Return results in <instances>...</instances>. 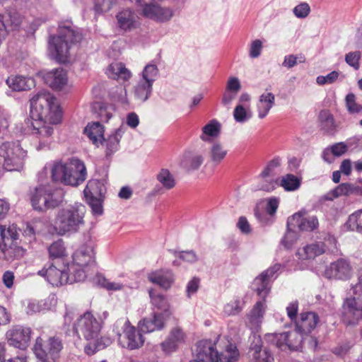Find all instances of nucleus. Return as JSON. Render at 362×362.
Returning <instances> with one entry per match:
<instances>
[{
  "instance_id": "1",
  "label": "nucleus",
  "mask_w": 362,
  "mask_h": 362,
  "mask_svg": "<svg viewBox=\"0 0 362 362\" xmlns=\"http://www.w3.org/2000/svg\"><path fill=\"white\" fill-rule=\"evenodd\" d=\"M32 134L37 140V150L49 148L53 141V125L60 123L62 111L56 98L48 91L42 90L30 100Z\"/></svg>"
},
{
  "instance_id": "2",
  "label": "nucleus",
  "mask_w": 362,
  "mask_h": 362,
  "mask_svg": "<svg viewBox=\"0 0 362 362\" xmlns=\"http://www.w3.org/2000/svg\"><path fill=\"white\" fill-rule=\"evenodd\" d=\"M107 317V311H104L102 315L98 317H95L91 312L87 311L81 315L75 322L74 329L78 337L88 341L84 348V351L88 355H93L105 346L103 343V339L99 337L104 321Z\"/></svg>"
},
{
  "instance_id": "3",
  "label": "nucleus",
  "mask_w": 362,
  "mask_h": 362,
  "mask_svg": "<svg viewBox=\"0 0 362 362\" xmlns=\"http://www.w3.org/2000/svg\"><path fill=\"white\" fill-rule=\"evenodd\" d=\"M49 166L54 182L76 187L86 180V168L84 163L78 158H73L67 162L54 161Z\"/></svg>"
},
{
  "instance_id": "4",
  "label": "nucleus",
  "mask_w": 362,
  "mask_h": 362,
  "mask_svg": "<svg viewBox=\"0 0 362 362\" xmlns=\"http://www.w3.org/2000/svg\"><path fill=\"white\" fill-rule=\"evenodd\" d=\"M86 211V206L78 202L58 210L53 223L56 233L64 235L78 232L85 223Z\"/></svg>"
},
{
  "instance_id": "5",
  "label": "nucleus",
  "mask_w": 362,
  "mask_h": 362,
  "mask_svg": "<svg viewBox=\"0 0 362 362\" xmlns=\"http://www.w3.org/2000/svg\"><path fill=\"white\" fill-rule=\"evenodd\" d=\"M81 40V35L72 27H59L58 35L52 36L49 41V51L53 59L59 62L68 61L71 45Z\"/></svg>"
},
{
  "instance_id": "6",
  "label": "nucleus",
  "mask_w": 362,
  "mask_h": 362,
  "mask_svg": "<svg viewBox=\"0 0 362 362\" xmlns=\"http://www.w3.org/2000/svg\"><path fill=\"white\" fill-rule=\"evenodd\" d=\"M95 267L94 248L91 244L79 247L72 255V262L67 269L74 276V281H83Z\"/></svg>"
},
{
  "instance_id": "7",
  "label": "nucleus",
  "mask_w": 362,
  "mask_h": 362,
  "mask_svg": "<svg viewBox=\"0 0 362 362\" xmlns=\"http://www.w3.org/2000/svg\"><path fill=\"white\" fill-rule=\"evenodd\" d=\"M20 229L14 223L0 225V260L12 262L24 255V250L18 245Z\"/></svg>"
},
{
  "instance_id": "8",
  "label": "nucleus",
  "mask_w": 362,
  "mask_h": 362,
  "mask_svg": "<svg viewBox=\"0 0 362 362\" xmlns=\"http://www.w3.org/2000/svg\"><path fill=\"white\" fill-rule=\"evenodd\" d=\"M113 331L117 335L119 344L123 348L134 350L140 348L144 343L142 334L131 325L128 320H117Z\"/></svg>"
},
{
  "instance_id": "9",
  "label": "nucleus",
  "mask_w": 362,
  "mask_h": 362,
  "mask_svg": "<svg viewBox=\"0 0 362 362\" xmlns=\"http://www.w3.org/2000/svg\"><path fill=\"white\" fill-rule=\"evenodd\" d=\"M62 349V340L55 337L47 339L38 337L33 347L35 356L41 362H58Z\"/></svg>"
},
{
  "instance_id": "10",
  "label": "nucleus",
  "mask_w": 362,
  "mask_h": 362,
  "mask_svg": "<svg viewBox=\"0 0 362 362\" xmlns=\"http://www.w3.org/2000/svg\"><path fill=\"white\" fill-rule=\"evenodd\" d=\"M202 346L216 362H237L238 360L239 351L236 345L226 338L218 337L214 345L205 342Z\"/></svg>"
},
{
  "instance_id": "11",
  "label": "nucleus",
  "mask_w": 362,
  "mask_h": 362,
  "mask_svg": "<svg viewBox=\"0 0 362 362\" xmlns=\"http://www.w3.org/2000/svg\"><path fill=\"white\" fill-rule=\"evenodd\" d=\"M30 200L35 210L42 211L59 206L62 202V197L57 196L46 186H39L35 189Z\"/></svg>"
},
{
  "instance_id": "12",
  "label": "nucleus",
  "mask_w": 362,
  "mask_h": 362,
  "mask_svg": "<svg viewBox=\"0 0 362 362\" xmlns=\"http://www.w3.org/2000/svg\"><path fill=\"white\" fill-rule=\"evenodd\" d=\"M37 274L44 277L47 282L54 286H59L67 283H74V276L67 269V265L52 264L45 265L37 272Z\"/></svg>"
},
{
  "instance_id": "13",
  "label": "nucleus",
  "mask_w": 362,
  "mask_h": 362,
  "mask_svg": "<svg viewBox=\"0 0 362 362\" xmlns=\"http://www.w3.org/2000/svg\"><path fill=\"white\" fill-rule=\"evenodd\" d=\"M287 227L296 228L302 232H313L319 228L318 218L309 214L305 210L295 213L287 220Z\"/></svg>"
},
{
  "instance_id": "14",
  "label": "nucleus",
  "mask_w": 362,
  "mask_h": 362,
  "mask_svg": "<svg viewBox=\"0 0 362 362\" xmlns=\"http://www.w3.org/2000/svg\"><path fill=\"white\" fill-rule=\"evenodd\" d=\"M324 275L329 279L346 281L352 275V267L348 260L339 258L326 267Z\"/></svg>"
},
{
  "instance_id": "15",
  "label": "nucleus",
  "mask_w": 362,
  "mask_h": 362,
  "mask_svg": "<svg viewBox=\"0 0 362 362\" xmlns=\"http://www.w3.org/2000/svg\"><path fill=\"white\" fill-rule=\"evenodd\" d=\"M280 264H276L262 272L254 280L255 290L257 295L262 298L264 300L270 291V279L280 269Z\"/></svg>"
},
{
  "instance_id": "16",
  "label": "nucleus",
  "mask_w": 362,
  "mask_h": 362,
  "mask_svg": "<svg viewBox=\"0 0 362 362\" xmlns=\"http://www.w3.org/2000/svg\"><path fill=\"white\" fill-rule=\"evenodd\" d=\"M31 330L29 327L16 326L6 333V338L10 345L24 349L30 339Z\"/></svg>"
},
{
  "instance_id": "17",
  "label": "nucleus",
  "mask_w": 362,
  "mask_h": 362,
  "mask_svg": "<svg viewBox=\"0 0 362 362\" xmlns=\"http://www.w3.org/2000/svg\"><path fill=\"white\" fill-rule=\"evenodd\" d=\"M44 82L54 90H62L68 82L66 72L62 69H56L39 74Z\"/></svg>"
},
{
  "instance_id": "18",
  "label": "nucleus",
  "mask_w": 362,
  "mask_h": 362,
  "mask_svg": "<svg viewBox=\"0 0 362 362\" xmlns=\"http://www.w3.org/2000/svg\"><path fill=\"white\" fill-rule=\"evenodd\" d=\"M353 296L348 298L344 303V308L350 312H362V266L360 267L358 282L352 287Z\"/></svg>"
},
{
  "instance_id": "19",
  "label": "nucleus",
  "mask_w": 362,
  "mask_h": 362,
  "mask_svg": "<svg viewBox=\"0 0 362 362\" xmlns=\"http://www.w3.org/2000/svg\"><path fill=\"white\" fill-rule=\"evenodd\" d=\"M319 322V317L314 312H305L300 314L299 320L296 321V331L300 334H310Z\"/></svg>"
},
{
  "instance_id": "20",
  "label": "nucleus",
  "mask_w": 362,
  "mask_h": 362,
  "mask_svg": "<svg viewBox=\"0 0 362 362\" xmlns=\"http://www.w3.org/2000/svg\"><path fill=\"white\" fill-rule=\"evenodd\" d=\"M248 355L252 362H274L272 352L262 346V340L258 338L257 342L250 345Z\"/></svg>"
},
{
  "instance_id": "21",
  "label": "nucleus",
  "mask_w": 362,
  "mask_h": 362,
  "mask_svg": "<svg viewBox=\"0 0 362 362\" xmlns=\"http://www.w3.org/2000/svg\"><path fill=\"white\" fill-rule=\"evenodd\" d=\"M204 160L202 153L194 151H185L180 161L181 167L187 172L198 170Z\"/></svg>"
},
{
  "instance_id": "22",
  "label": "nucleus",
  "mask_w": 362,
  "mask_h": 362,
  "mask_svg": "<svg viewBox=\"0 0 362 362\" xmlns=\"http://www.w3.org/2000/svg\"><path fill=\"white\" fill-rule=\"evenodd\" d=\"M6 84L13 91H25L35 86L34 78L21 75L11 76L6 79Z\"/></svg>"
},
{
  "instance_id": "23",
  "label": "nucleus",
  "mask_w": 362,
  "mask_h": 362,
  "mask_svg": "<svg viewBox=\"0 0 362 362\" xmlns=\"http://www.w3.org/2000/svg\"><path fill=\"white\" fill-rule=\"evenodd\" d=\"M185 337V334L181 329H173L166 340L161 344L163 351L166 354L176 351L179 344L184 342Z\"/></svg>"
},
{
  "instance_id": "24",
  "label": "nucleus",
  "mask_w": 362,
  "mask_h": 362,
  "mask_svg": "<svg viewBox=\"0 0 362 362\" xmlns=\"http://www.w3.org/2000/svg\"><path fill=\"white\" fill-rule=\"evenodd\" d=\"M325 252V244L322 242L307 245L297 250L296 255L303 260L313 259Z\"/></svg>"
},
{
  "instance_id": "25",
  "label": "nucleus",
  "mask_w": 362,
  "mask_h": 362,
  "mask_svg": "<svg viewBox=\"0 0 362 362\" xmlns=\"http://www.w3.org/2000/svg\"><path fill=\"white\" fill-rule=\"evenodd\" d=\"M292 337H296V334L290 332L272 334L274 343L281 349L288 347L291 350H295L299 346L301 339H298L296 342H293L291 339Z\"/></svg>"
},
{
  "instance_id": "26",
  "label": "nucleus",
  "mask_w": 362,
  "mask_h": 362,
  "mask_svg": "<svg viewBox=\"0 0 362 362\" xmlns=\"http://www.w3.org/2000/svg\"><path fill=\"white\" fill-rule=\"evenodd\" d=\"M117 25L123 30H130L136 25L137 16L130 9H124L117 15Z\"/></svg>"
},
{
  "instance_id": "27",
  "label": "nucleus",
  "mask_w": 362,
  "mask_h": 362,
  "mask_svg": "<svg viewBox=\"0 0 362 362\" xmlns=\"http://www.w3.org/2000/svg\"><path fill=\"white\" fill-rule=\"evenodd\" d=\"M264 313V302L257 301L247 315L248 325L251 329H258L262 322Z\"/></svg>"
},
{
  "instance_id": "28",
  "label": "nucleus",
  "mask_w": 362,
  "mask_h": 362,
  "mask_svg": "<svg viewBox=\"0 0 362 362\" xmlns=\"http://www.w3.org/2000/svg\"><path fill=\"white\" fill-rule=\"evenodd\" d=\"M109 77L117 81H128L132 77V72L122 62L112 63L107 69Z\"/></svg>"
},
{
  "instance_id": "29",
  "label": "nucleus",
  "mask_w": 362,
  "mask_h": 362,
  "mask_svg": "<svg viewBox=\"0 0 362 362\" xmlns=\"http://www.w3.org/2000/svg\"><path fill=\"white\" fill-rule=\"evenodd\" d=\"M275 96L272 93H263L259 96L257 103L258 117L264 119L269 114L270 110L274 106Z\"/></svg>"
},
{
  "instance_id": "30",
  "label": "nucleus",
  "mask_w": 362,
  "mask_h": 362,
  "mask_svg": "<svg viewBox=\"0 0 362 362\" xmlns=\"http://www.w3.org/2000/svg\"><path fill=\"white\" fill-rule=\"evenodd\" d=\"M356 190V188L353 185L350 183H342L325 194L323 199L327 201H332L341 196H349L354 193Z\"/></svg>"
},
{
  "instance_id": "31",
  "label": "nucleus",
  "mask_w": 362,
  "mask_h": 362,
  "mask_svg": "<svg viewBox=\"0 0 362 362\" xmlns=\"http://www.w3.org/2000/svg\"><path fill=\"white\" fill-rule=\"evenodd\" d=\"M84 132L90 140L96 146L104 141V129L100 122H93L88 124Z\"/></svg>"
},
{
  "instance_id": "32",
  "label": "nucleus",
  "mask_w": 362,
  "mask_h": 362,
  "mask_svg": "<svg viewBox=\"0 0 362 362\" xmlns=\"http://www.w3.org/2000/svg\"><path fill=\"white\" fill-rule=\"evenodd\" d=\"M227 154L228 150L219 142L213 143L209 150L210 160L215 165L220 164L225 159Z\"/></svg>"
},
{
  "instance_id": "33",
  "label": "nucleus",
  "mask_w": 362,
  "mask_h": 362,
  "mask_svg": "<svg viewBox=\"0 0 362 362\" xmlns=\"http://www.w3.org/2000/svg\"><path fill=\"white\" fill-rule=\"evenodd\" d=\"M220 132V123L216 119H212L202 127V133L200 135V139L204 141H209L211 138L218 136Z\"/></svg>"
},
{
  "instance_id": "34",
  "label": "nucleus",
  "mask_w": 362,
  "mask_h": 362,
  "mask_svg": "<svg viewBox=\"0 0 362 362\" xmlns=\"http://www.w3.org/2000/svg\"><path fill=\"white\" fill-rule=\"evenodd\" d=\"M125 130L126 127L124 125H121L115 130L114 134L109 136L108 139L105 141L107 154H111L118 149L120 139Z\"/></svg>"
},
{
  "instance_id": "35",
  "label": "nucleus",
  "mask_w": 362,
  "mask_h": 362,
  "mask_svg": "<svg viewBox=\"0 0 362 362\" xmlns=\"http://www.w3.org/2000/svg\"><path fill=\"white\" fill-rule=\"evenodd\" d=\"M159 181L160 194L165 191L173 189L176 185L174 175L168 169H161L160 170Z\"/></svg>"
},
{
  "instance_id": "36",
  "label": "nucleus",
  "mask_w": 362,
  "mask_h": 362,
  "mask_svg": "<svg viewBox=\"0 0 362 362\" xmlns=\"http://www.w3.org/2000/svg\"><path fill=\"white\" fill-rule=\"evenodd\" d=\"M137 4L143 6V14L146 17L157 20L158 18V0H136Z\"/></svg>"
},
{
  "instance_id": "37",
  "label": "nucleus",
  "mask_w": 362,
  "mask_h": 362,
  "mask_svg": "<svg viewBox=\"0 0 362 362\" xmlns=\"http://www.w3.org/2000/svg\"><path fill=\"white\" fill-rule=\"evenodd\" d=\"M83 192L85 197H104L105 189L100 181L92 180L88 182Z\"/></svg>"
},
{
  "instance_id": "38",
  "label": "nucleus",
  "mask_w": 362,
  "mask_h": 362,
  "mask_svg": "<svg viewBox=\"0 0 362 362\" xmlns=\"http://www.w3.org/2000/svg\"><path fill=\"white\" fill-rule=\"evenodd\" d=\"M345 226L350 230H362V209L357 210L349 215Z\"/></svg>"
},
{
  "instance_id": "39",
  "label": "nucleus",
  "mask_w": 362,
  "mask_h": 362,
  "mask_svg": "<svg viewBox=\"0 0 362 362\" xmlns=\"http://www.w3.org/2000/svg\"><path fill=\"white\" fill-rule=\"evenodd\" d=\"M321 127L327 132L333 131L335 128L334 119L328 110H322L319 115Z\"/></svg>"
},
{
  "instance_id": "40",
  "label": "nucleus",
  "mask_w": 362,
  "mask_h": 362,
  "mask_svg": "<svg viewBox=\"0 0 362 362\" xmlns=\"http://www.w3.org/2000/svg\"><path fill=\"white\" fill-rule=\"evenodd\" d=\"M141 332L148 333L155 331L158 327V315L156 313L152 317H146L139 324Z\"/></svg>"
},
{
  "instance_id": "41",
  "label": "nucleus",
  "mask_w": 362,
  "mask_h": 362,
  "mask_svg": "<svg viewBox=\"0 0 362 362\" xmlns=\"http://www.w3.org/2000/svg\"><path fill=\"white\" fill-rule=\"evenodd\" d=\"M300 180L292 174H287L281 180V186L286 191H294L300 187Z\"/></svg>"
},
{
  "instance_id": "42",
  "label": "nucleus",
  "mask_w": 362,
  "mask_h": 362,
  "mask_svg": "<svg viewBox=\"0 0 362 362\" xmlns=\"http://www.w3.org/2000/svg\"><path fill=\"white\" fill-rule=\"evenodd\" d=\"M49 252L51 257L59 258L66 255L64 243L62 240L54 242L49 247Z\"/></svg>"
},
{
  "instance_id": "43",
  "label": "nucleus",
  "mask_w": 362,
  "mask_h": 362,
  "mask_svg": "<svg viewBox=\"0 0 362 362\" xmlns=\"http://www.w3.org/2000/svg\"><path fill=\"white\" fill-rule=\"evenodd\" d=\"M356 95L352 93L347 94L346 96V107L350 113H358L362 111V105L358 104L356 101Z\"/></svg>"
},
{
  "instance_id": "44",
  "label": "nucleus",
  "mask_w": 362,
  "mask_h": 362,
  "mask_svg": "<svg viewBox=\"0 0 362 362\" xmlns=\"http://www.w3.org/2000/svg\"><path fill=\"white\" fill-rule=\"evenodd\" d=\"M158 74L157 65L156 64H147L142 73V79L153 83L156 81Z\"/></svg>"
},
{
  "instance_id": "45",
  "label": "nucleus",
  "mask_w": 362,
  "mask_h": 362,
  "mask_svg": "<svg viewBox=\"0 0 362 362\" xmlns=\"http://www.w3.org/2000/svg\"><path fill=\"white\" fill-rule=\"evenodd\" d=\"M281 165V160L279 158H275L270 160L264 170L261 172L260 176L266 178L274 175V170Z\"/></svg>"
},
{
  "instance_id": "46",
  "label": "nucleus",
  "mask_w": 362,
  "mask_h": 362,
  "mask_svg": "<svg viewBox=\"0 0 362 362\" xmlns=\"http://www.w3.org/2000/svg\"><path fill=\"white\" fill-rule=\"evenodd\" d=\"M88 204L92 209L93 213L95 215H101L103 214V197H86Z\"/></svg>"
},
{
  "instance_id": "47",
  "label": "nucleus",
  "mask_w": 362,
  "mask_h": 362,
  "mask_svg": "<svg viewBox=\"0 0 362 362\" xmlns=\"http://www.w3.org/2000/svg\"><path fill=\"white\" fill-rule=\"evenodd\" d=\"M293 228L287 227V231L281 240L282 245L286 249L291 248L297 240V235Z\"/></svg>"
},
{
  "instance_id": "48",
  "label": "nucleus",
  "mask_w": 362,
  "mask_h": 362,
  "mask_svg": "<svg viewBox=\"0 0 362 362\" xmlns=\"http://www.w3.org/2000/svg\"><path fill=\"white\" fill-rule=\"evenodd\" d=\"M174 275L171 271L166 270L160 272V287L168 289L174 282Z\"/></svg>"
},
{
  "instance_id": "49",
  "label": "nucleus",
  "mask_w": 362,
  "mask_h": 362,
  "mask_svg": "<svg viewBox=\"0 0 362 362\" xmlns=\"http://www.w3.org/2000/svg\"><path fill=\"white\" fill-rule=\"evenodd\" d=\"M152 83L141 79L137 85L135 86L134 93H139L140 95L149 96L151 92Z\"/></svg>"
},
{
  "instance_id": "50",
  "label": "nucleus",
  "mask_w": 362,
  "mask_h": 362,
  "mask_svg": "<svg viewBox=\"0 0 362 362\" xmlns=\"http://www.w3.org/2000/svg\"><path fill=\"white\" fill-rule=\"evenodd\" d=\"M360 59L361 53L358 51L349 52L345 56L346 62L355 70H358L360 67Z\"/></svg>"
},
{
  "instance_id": "51",
  "label": "nucleus",
  "mask_w": 362,
  "mask_h": 362,
  "mask_svg": "<svg viewBox=\"0 0 362 362\" xmlns=\"http://www.w3.org/2000/svg\"><path fill=\"white\" fill-rule=\"evenodd\" d=\"M298 59L299 63H304L305 62V57L303 55L297 57L293 54L286 56L283 62V66L291 69L298 64Z\"/></svg>"
},
{
  "instance_id": "52",
  "label": "nucleus",
  "mask_w": 362,
  "mask_h": 362,
  "mask_svg": "<svg viewBox=\"0 0 362 362\" xmlns=\"http://www.w3.org/2000/svg\"><path fill=\"white\" fill-rule=\"evenodd\" d=\"M339 77V73L336 71H333L326 76H319L317 77V83L319 85H325L327 83H334Z\"/></svg>"
},
{
  "instance_id": "53",
  "label": "nucleus",
  "mask_w": 362,
  "mask_h": 362,
  "mask_svg": "<svg viewBox=\"0 0 362 362\" xmlns=\"http://www.w3.org/2000/svg\"><path fill=\"white\" fill-rule=\"evenodd\" d=\"M310 11L308 4L301 3L293 8V13L297 18H304L307 17Z\"/></svg>"
},
{
  "instance_id": "54",
  "label": "nucleus",
  "mask_w": 362,
  "mask_h": 362,
  "mask_svg": "<svg viewBox=\"0 0 362 362\" xmlns=\"http://www.w3.org/2000/svg\"><path fill=\"white\" fill-rule=\"evenodd\" d=\"M262 47V42L260 40H255L252 41L250 47V57L251 58L258 57L261 54Z\"/></svg>"
},
{
  "instance_id": "55",
  "label": "nucleus",
  "mask_w": 362,
  "mask_h": 362,
  "mask_svg": "<svg viewBox=\"0 0 362 362\" xmlns=\"http://www.w3.org/2000/svg\"><path fill=\"white\" fill-rule=\"evenodd\" d=\"M268 214L264 211H259L258 208L255 209V216L263 226L270 225L273 223L272 216L269 217Z\"/></svg>"
},
{
  "instance_id": "56",
  "label": "nucleus",
  "mask_w": 362,
  "mask_h": 362,
  "mask_svg": "<svg viewBox=\"0 0 362 362\" xmlns=\"http://www.w3.org/2000/svg\"><path fill=\"white\" fill-rule=\"evenodd\" d=\"M233 117L236 122H243L247 119V112L244 107L238 105L235 107L233 112Z\"/></svg>"
},
{
  "instance_id": "57",
  "label": "nucleus",
  "mask_w": 362,
  "mask_h": 362,
  "mask_svg": "<svg viewBox=\"0 0 362 362\" xmlns=\"http://www.w3.org/2000/svg\"><path fill=\"white\" fill-rule=\"evenodd\" d=\"M228 315H235L241 310L239 300H234L228 303L224 308Z\"/></svg>"
},
{
  "instance_id": "58",
  "label": "nucleus",
  "mask_w": 362,
  "mask_h": 362,
  "mask_svg": "<svg viewBox=\"0 0 362 362\" xmlns=\"http://www.w3.org/2000/svg\"><path fill=\"white\" fill-rule=\"evenodd\" d=\"M241 88V84L237 77H230L228 80L226 89L238 94Z\"/></svg>"
},
{
  "instance_id": "59",
  "label": "nucleus",
  "mask_w": 362,
  "mask_h": 362,
  "mask_svg": "<svg viewBox=\"0 0 362 362\" xmlns=\"http://www.w3.org/2000/svg\"><path fill=\"white\" fill-rule=\"evenodd\" d=\"M237 227L244 234H250L252 231L250 224L245 216H240L239 218Z\"/></svg>"
},
{
  "instance_id": "60",
  "label": "nucleus",
  "mask_w": 362,
  "mask_h": 362,
  "mask_svg": "<svg viewBox=\"0 0 362 362\" xmlns=\"http://www.w3.org/2000/svg\"><path fill=\"white\" fill-rule=\"evenodd\" d=\"M100 284L103 287L105 288L108 291H118L123 288V286L121 284L117 282H111L103 277L101 280H100Z\"/></svg>"
},
{
  "instance_id": "61",
  "label": "nucleus",
  "mask_w": 362,
  "mask_h": 362,
  "mask_svg": "<svg viewBox=\"0 0 362 362\" xmlns=\"http://www.w3.org/2000/svg\"><path fill=\"white\" fill-rule=\"evenodd\" d=\"M348 150L347 146L343 143H337L331 146V152L335 156H341Z\"/></svg>"
},
{
  "instance_id": "62",
  "label": "nucleus",
  "mask_w": 362,
  "mask_h": 362,
  "mask_svg": "<svg viewBox=\"0 0 362 362\" xmlns=\"http://www.w3.org/2000/svg\"><path fill=\"white\" fill-rule=\"evenodd\" d=\"M279 207V200L276 198L269 199L266 206V211L270 216H273Z\"/></svg>"
},
{
  "instance_id": "63",
  "label": "nucleus",
  "mask_w": 362,
  "mask_h": 362,
  "mask_svg": "<svg viewBox=\"0 0 362 362\" xmlns=\"http://www.w3.org/2000/svg\"><path fill=\"white\" fill-rule=\"evenodd\" d=\"M178 257L182 260L193 263L197 260V257L193 251H182L179 252Z\"/></svg>"
},
{
  "instance_id": "64",
  "label": "nucleus",
  "mask_w": 362,
  "mask_h": 362,
  "mask_svg": "<svg viewBox=\"0 0 362 362\" xmlns=\"http://www.w3.org/2000/svg\"><path fill=\"white\" fill-rule=\"evenodd\" d=\"M199 283L200 279L197 277H194L191 281H189L187 286V292L188 296L197 291L199 286Z\"/></svg>"
}]
</instances>
